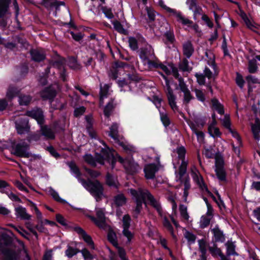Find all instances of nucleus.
I'll list each match as a JSON object with an SVG mask.
<instances>
[{
  "label": "nucleus",
  "mask_w": 260,
  "mask_h": 260,
  "mask_svg": "<svg viewBox=\"0 0 260 260\" xmlns=\"http://www.w3.org/2000/svg\"><path fill=\"white\" fill-rule=\"evenodd\" d=\"M248 71L250 73H255L257 70V67L256 64V60L252 59L249 61L248 62Z\"/></svg>",
  "instance_id": "46"
},
{
  "label": "nucleus",
  "mask_w": 260,
  "mask_h": 260,
  "mask_svg": "<svg viewBox=\"0 0 260 260\" xmlns=\"http://www.w3.org/2000/svg\"><path fill=\"white\" fill-rule=\"evenodd\" d=\"M144 191L140 192V193L145 195V198L149 202L150 205L157 211L160 216H162L161 206L158 201L155 199L147 189L144 188Z\"/></svg>",
  "instance_id": "10"
},
{
  "label": "nucleus",
  "mask_w": 260,
  "mask_h": 260,
  "mask_svg": "<svg viewBox=\"0 0 260 260\" xmlns=\"http://www.w3.org/2000/svg\"><path fill=\"white\" fill-rule=\"evenodd\" d=\"M138 54L144 65H145V62L148 61L149 59L155 58L154 50L152 47L148 44L140 48Z\"/></svg>",
  "instance_id": "8"
},
{
  "label": "nucleus",
  "mask_w": 260,
  "mask_h": 260,
  "mask_svg": "<svg viewBox=\"0 0 260 260\" xmlns=\"http://www.w3.org/2000/svg\"><path fill=\"white\" fill-rule=\"evenodd\" d=\"M191 175L193 180L202 190L208 191V188L204 183L202 176L194 166L191 168Z\"/></svg>",
  "instance_id": "12"
},
{
  "label": "nucleus",
  "mask_w": 260,
  "mask_h": 260,
  "mask_svg": "<svg viewBox=\"0 0 260 260\" xmlns=\"http://www.w3.org/2000/svg\"><path fill=\"white\" fill-rule=\"evenodd\" d=\"M121 140H120L119 142H117L116 143L121 146L126 152H131L136 151V148L135 147L129 144H126Z\"/></svg>",
  "instance_id": "38"
},
{
  "label": "nucleus",
  "mask_w": 260,
  "mask_h": 260,
  "mask_svg": "<svg viewBox=\"0 0 260 260\" xmlns=\"http://www.w3.org/2000/svg\"><path fill=\"white\" fill-rule=\"evenodd\" d=\"M129 46L133 50H136L138 48V42L134 37H130L128 39Z\"/></svg>",
  "instance_id": "57"
},
{
  "label": "nucleus",
  "mask_w": 260,
  "mask_h": 260,
  "mask_svg": "<svg viewBox=\"0 0 260 260\" xmlns=\"http://www.w3.org/2000/svg\"><path fill=\"white\" fill-rule=\"evenodd\" d=\"M158 170V167L154 164H150L146 165L144 169L145 177L147 179H153L155 173Z\"/></svg>",
  "instance_id": "15"
},
{
  "label": "nucleus",
  "mask_w": 260,
  "mask_h": 260,
  "mask_svg": "<svg viewBox=\"0 0 260 260\" xmlns=\"http://www.w3.org/2000/svg\"><path fill=\"white\" fill-rule=\"evenodd\" d=\"M114 151L110 148L105 146L102 148L100 154H96L94 158L90 154H86L84 156L85 161L92 166L95 167L96 162L104 165L105 160H107L111 164L112 168H114V160L115 159Z\"/></svg>",
  "instance_id": "1"
},
{
  "label": "nucleus",
  "mask_w": 260,
  "mask_h": 260,
  "mask_svg": "<svg viewBox=\"0 0 260 260\" xmlns=\"http://www.w3.org/2000/svg\"><path fill=\"white\" fill-rule=\"evenodd\" d=\"M26 115L36 119L38 123L42 125L44 121L43 112L41 110L37 109L26 112Z\"/></svg>",
  "instance_id": "16"
},
{
  "label": "nucleus",
  "mask_w": 260,
  "mask_h": 260,
  "mask_svg": "<svg viewBox=\"0 0 260 260\" xmlns=\"http://www.w3.org/2000/svg\"><path fill=\"white\" fill-rule=\"evenodd\" d=\"M112 24L114 26V28L118 32L120 33H123L124 31H125L124 29L123 28L122 25L119 21H114L112 22Z\"/></svg>",
  "instance_id": "63"
},
{
  "label": "nucleus",
  "mask_w": 260,
  "mask_h": 260,
  "mask_svg": "<svg viewBox=\"0 0 260 260\" xmlns=\"http://www.w3.org/2000/svg\"><path fill=\"white\" fill-rule=\"evenodd\" d=\"M9 0H0V17L7 12Z\"/></svg>",
  "instance_id": "42"
},
{
  "label": "nucleus",
  "mask_w": 260,
  "mask_h": 260,
  "mask_svg": "<svg viewBox=\"0 0 260 260\" xmlns=\"http://www.w3.org/2000/svg\"><path fill=\"white\" fill-rule=\"evenodd\" d=\"M195 76L197 78L198 83L202 85L205 84V77H206L210 79L212 77L213 73L208 68L206 67L204 70V74L196 73Z\"/></svg>",
  "instance_id": "20"
},
{
  "label": "nucleus",
  "mask_w": 260,
  "mask_h": 260,
  "mask_svg": "<svg viewBox=\"0 0 260 260\" xmlns=\"http://www.w3.org/2000/svg\"><path fill=\"white\" fill-rule=\"evenodd\" d=\"M126 202V199L123 194H119L115 197L114 204L117 206H122Z\"/></svg>",
  "instance_id": "37"
},
{
  "label": "nucleus",
  "mask_w": 260,
  "mask_h": 260,
  "mask_svg": "<svg viewBox=\"0 0 260 260\" xmlns=\"http://www.w3.org/2000/svg\"><path fill=\"white\" fill-rule=\"evenodd\" d=\"M179 69L184 72H189L191 70V68L188 65V61L186 59H183L180 63L179 66Z\"/></svg>",
  "instance_id": "49"
},
{
  "label": "nucleus",
  "mask_w": 260,
  "mask_h": 260,
  "mask_svg": "<svg viewBox=\"0 0 260 260\" xmlns=\"http://www.w3.org/2000/svg\"><path fill=\"white\" fill-rule=\"evenodd\" d=\"M129 191L133 197V199L135 200L136 206L134 210V216L137 217L141 212L143 207V203L146 200L145 195L140 193L144 191V188H139L137 190L131 189Z\"/></svg>",
  "instance_id": "3"
},
{
  "label": "nucleus",
  "mask_w": 260,
  "mask_h": 260,
  "mask_svg": "<svg viewBox=\"0 0 260 260\" xmlns=\"http://www.w3.org/2000/svg\"><path fill=\"white\" fill-rule=\"evenodd\" d=\"M95 212L97 218H95L94 216L90 215H88V217L99 228L103 229H106L107 227V224L106 223V218L105 216V209L96 208Z\"/></svg>",
  "instance_id": "7"
},
{
  "label": "nucleus",
  "mask_w": 260,
  "mask_h": 260,
  "mask_svg": "<svg viewBox=\"0 0 260 260\" xmlns=\"http://www.w3.org/2000/svg\"><path fill=\"white\" fill-rule=\"evenodd\" d=\"M160 119L165 126H167L170 124V120L167 114L164 112H160Z\"/></svg>",
  "instance_id": "62"
},
{
  "label": "nucleus",
  "mask_w": 260,
  "mask_h": 260,
  "mask_svg": "<svg viewBox=\"0 0 260 260\" xmlns=\"http://www.w3.org/2000/svg\"><path fill=\"white\" fill-rule=\"evenodd\" d=\"M74 229L79 234L80 238L82 239L91 249H95L94 242L90 235L79 226H76Z\"/></svg>",
  "instance_id": "13"
},
{
  "label": "nucleus",
  "mask_w": 260,
  "mask_h": 260,
  "mask_svg": "<svg viewBox=\"0 0 260 260\" xmlns=\"http://www.w3.org/2000/svg\"><path fill=\"white\" fill-rule=\"evenodd\" d=\"M179 211L181 216L185 220L188 221L189 216L187 212V207L184 205H180L179 206Z\"/></svg>",
  "instance_id": "43"
},
{
  "label": "nucleus",
  "mask_w": 260,
  "mask_h": 260,
  "mask_svg": "<svg viewBox=\"0 0 260 260\" xmlns=\"http://www.w3.org/2000/svg\"><path fill=\"white\" fill-rule=\"evenodd\" d=\"M19 92L20 90L18 88L10 85L8 87L6 91V99L8 101H11L19 94Z\"/></svg>",
  "instance_id": "26"
},
{
  "label": "nucleus",
  "mask_w": 260,
  "mask_h": 260,
  "mask_svg": "<svg viewBox=\"0 0 260 260\" xmlns=\"http://www.w3.org/2000/svg\"><path fill=\"white\" fill-rule=\"evenodd\" d=\"M251 129L254 138L259 140L260 139V122L258 119L255 120V123L251 125Z\"/></svg>",
  "instance_id": "31"
},
{
  "label": "nucleus",
  "mask_w": 260,
  "mask_h": 260,
  "mask_svg": "<svg viewBox=\"0 0 260 260\" xmlns=\"http://www.w3.org/2000/svg\"><path fill=\"white\" fill-rule=\"evenodd\" d=\"M40 131L41 134L47 139H54L55 138V127H51L42 124L41 125Z\"/></svg>",
  "instance_id": "17"
},
{
  "label": "nucleus",
  "mask_w": 260,
  "mask_h": 260,
  "mask_svg": "<svg viewBox=\"0 0 260 260\" xmlns=\"http://www.w3.org/2000/svg\"><path fill=\"white\" fill-rule=\"evenodd\" d=\"M170 15L174 16L176 18V21L183 25L190 27L193 23L191 20L184 16L181 12L178 11L175 9L174 10Z\"/></svg>",
  "instance_id": "14"
},
{
  "label": "nucleus",
  "mask_w": 260,
  "mask_h": 260,
  "mask_svg": "<svg viewBox=\"0 0 260 260\" xmlns=\"http://www.w3.org/2000/svg\"><path fill=\"white\" fill-rule=\"evenodd\" d=\"M163 70L167 75L172 74L176 79L179 80V75L178 72V69L173 64H169L168 66H165L162 63L160 68Z\"/></svg>",
  "instance_id": "21"
},
{
  "label": "nucleus",
  "mask_w": 260,
  "mask_h": 260,
  "mask_svg": "<svg viewBox=\"0 0 260 260\" xmlns=\"http://www.w3.org/2000/svg\"><path fill=\"white\" fill-rule=\"evenodd\" d=\"M222 123L223 126L228 131L232 128L229 115H225L224 116V118L222 120Z\"/></svg>",
  "instance_id": "59"
},
{
  "label": "nucleus",
  "mask_w": 260,
  "mask_h": 260,
  "mask_svg": "<svg viewBox=\"0 0 260 260\" xmlns=\"http://www.w3.org/2000/svg\"><path fill=\"white\" fill-rule=\"evenodd\" d=\"M32 59L35 61H41L45 58V55L43 51L38 50H33L30 52Z\"/></svg>",
  "instance_id": "30"
},
{
  "label": "nucleus",
  "mask_w": 260,
  "mask_h": 260,
  "mask_svg": "<svg viewBox=\"0 0 260 260\" xmlns=\"http://www.w3.org/2000/svg\"><path fill=\"white\" fill-rule=\"evenodd\" d=\"M31 204L32 207L33 208L34 210H35V214L36 215L37 218L38 219V221H41L43 220V216L41 213V212L39 211L36 205L32 203L30 201H28Z\"/></svg>",
  "instance_id": "56"
},
{
  "label": "nucleus",
  "mask_w": 260,
  "mask_h": 260,
  "mask_svg": "<svg viewBox=\"0 0 260 260\" xmlns=\"http://www.w3.org/2000/svg\"><path fill=\"white\" fill-rule=\"evenodd\" d=\"M80 252L82 253V256H83L85 260L89 259L92 260L94 256L92 255L90 252L87 250L86 248H84L82 249Z\"/></svg>",
  "instance_id": "52"
},
{
  "label": "nucleus",
  "mask_w": 260,
  "mask_h": 260,
  "mask_svg": "<svg viewBox=\"0 0 260 260\" xmlns=\"http://www.w3.org/2000/svg\"><path fill=\"white\" fill-rule=\"evenodd\" d=\"M50 195L53 197V198L56 200V201L61 202V203H64L65 202L64 200L61 199L58 193L54 190L53 189H50L49 191Z\"/></svg>",
  "instance_id": "61"
},
{
  "label": "nucleus",
  "mask_w": 260,
  "mask_h": 260,
  "mask_svg": "<svg viewBox=\"0 0 260 260\" xmlns=\"http://www.w3.org/2000/svg\"><path fill=\"white\" fill-rule=\"evenodd\" d=\"M68 64L71 68L74 70H78L80 68V65L77 63V60L74 57L69 59Z\"/></svg>",
  "instance_id": "53"
},
{
  "label": "nucleus",
  "mask_w": 260,
  "mask_h": 260,
  "mask_svg": "<svg viewBox=\"0 0 260 260\" xmlns=\"http://www.w3.org/2000/svg\"><path fill=\"white\" fill-rule=\"evenodd\" d=\"M229 131L232 134V136L237 140V146H235L234 143H232V145L235 153L239 156L240 153L239 147L242 145L241 137L236 129L231 128Z\"/></svg>",
  "instance_id": "18"
},
{
  "label": "nucleus",
  "mask_w": 260,
  "mask_h": 260,
  "mask_svg": "<svg viewBox=\"0 0 260 260\" xmlns=\"http://www.w3.org/2000/svg\"><path fill=\"white\" fill-rule=\"evenodd\" d=\"M131 219L128 215H125L122 219L123 229H129Z\"/></svg>",
  "instance_id": "58"
},
{
  "label": "nucleus",
  "mask_w": 260,
  "mask_h": 260,
  "mask_svg": "<svg viewBox=\"0 0 260 260\" xmlns=\"http://www.w3.org/2000/svg\"><path fill=\"white\" fill-rule=\"evenodd\" d=\"M246 81L249 86L248 91L250 92L252 90V88L250 86L252 84H258L260 83L259 80L255 76L252 75H248L246 77Z\"/></svg>",
  "instance_id": "41"
},
{
  "label": "nucleus",
  "mask_w": 260,
  "mask_h": 260,
  "mask_svg": "<svg viewBox=\"0 0 260 260\" xmlns=\"http://www.w3.org/2000/svg\"><path fill=\"white\" fill-rule=\"evenodd\" d=\"M5 244L2 242L0 239V251H2L6 258L9 260H16L18 258V255L16 252L10 250H4Z\"/></svg>",
  "instance_id": "22"
},
{
  "label": "nucleus",
  "mask_w": 260,
  "mask_h": 260,
  "mask_svg": "<svg viewBox=\"0 0 260 260\" xmlns=\"http://www.w3.org/2000/svg\"><path fill=\"white\" fill-rule=\"evenodd\" d=\"M79 181L87 190L94 197L96 201L101 199L103 196V188L99 181H92L89 179L86 181L83 179L79 178Z\"/></svg>",
  "instance_id": "2"
},
{
  "label": "nucleus",
  "mask_w": 260,
  "mask_h": 260,
  "mask_svg": "<svg viewBox=\"0 0 260 260\" xmlns=\"http://www.w3.org/2000/svg\"><path fill=\"white\" fill-rule=\"evenodd\" d=\"M162 77L166 81V92L169 105L174 111L176 110L177 109V106L176 103V97L174 94L173 89L171 87L170 82L165 76L162 75Z\"/></svg>",
  "instance_id": "9"
},
{
  "label": "nucleus",
  "mask_w": 260,
  "mask_h": 260,
  "mask_svg": "<svg viewBox=\"0 0 260 260\" xmlns=\"http://www.w3.org/2000/svg\"><path fill=\"white\" fill-rule=\"evenodd\" d=\"M80 251L76 248H74L71 247H69L66 251V255L69 258L73 257L76 255L77 253L79 252Z\"/></svg>",
  "instance_id": "55"
},
{
  "label": "nucleus",
  "mask_w": 260,
  "mask_h": 260,
  "mask_svg": "<svg viewBox=\"0 0 260 260\" xmlns=\"http://www.w3.org/2000/svg\"><path fill=\"white\" fill-rule=\"evenodd\" d=\"M241 17L246 25L247 27L250 29L255 31L256 26L254 23L251 21L247 17L245 14H243L241 15Z\"/></svg>",
  "instance_id": "39"
},
{
  "label": "nucleus",
  "mask_w": 260,
  "mask_h": 260,
  "mask_svg": "<svg viewBox=\"0 0 260 260\" xmlns=\"http://www.w3.org/2000/svg\"><path fill=\"white\" fill-rule=\"evenodd\" d=\"M107 184L110 186L117 188L118 186V182L117 179L113 177L112 176L108 174L106 179Z\"/></svg>",
  "instance_id": "45"
},
{
  "label": "nucleus",
  "mask_w": 260,
  "mask_h": 260,
  "mask_svg": "<svg viewBox=\"0 0 260 260\" xmlns=\"http://www.w3.org/2000/svg\"><path fill=\"white\" fill-rule=\"evenodd\" d=\"M15 215L17 218L22 220H29L31 216L27 213L26 210L22 206H19L15 208Z\"/></svg>",
  "instance_id": "24"
},
{
  "label": "nucleus",
  "mask_w": 260,
  "mask_h": 260,
  "mask_svg": "<svg viewBox=\"0 0 260 260\" xmlns=\"http://www.w3.org/2000/svg\"><path fill=\"white\" fill-rule=\"evenodd\" d=\"M16 128L19 134H23L28 132L30 129L28 120L27 119H24L22 120V122H16Z\"/></svg>",
  "instance_id": "23"
},
{
  "label": "nucleus",
  "mask_w": 260,
  "mask_h": 260,
  "mask_svg": "<svg viewBox=\"0 0 260 260\" xmlns=\"http://www.w3.org/2000/svg\"><path fill=\"white\" fill-rule=\"evenodd\" d=\"M179 87L183 93V103L185 105H187L190 101L193 99V96L191 95L190 90L187 88L186 84L183 81L182 77L179 78Z\"/></svg>",
  "instance_id": "11"
},
{
  "label": "nucleus",
  "mask_w": 260,
  "mask_h": 260,
  "mask_svg": "<svg viewBox=\"0 0 260 260\" xmlns=\"http://www.w3.org/2000/svg\"><path fill=\"white\" fill-rule=\"evenodd\" d=\"M194 52L192 44L189 41L185 42L183 44V53L187 58H189Z\"/></svg>",
  "instance_id": "27"
},
{
  "label": "nucleus",
  "mask_w": 260,
  "mask_h": 260,
  "mask_svg": "<svg viewBox=\"0 0 260 260\" xmlns=\"http://www.w3.org/2000/svg\"><path fill=\"white\" fill-rule=\"evenodd\" d=\"M118 124L117 123H113L109 128L108 135L113 139L115 143L119 142L120 140H122L118 132Z\"/></svg>",
  "instance_id": "19"
},
{
  "label": "nucleus",
  "mask_w": 260,
  "mask_h": 260,
  "mask_svg": "<svg viewBox=\"0 0 260 260\" xmlns=\"http://www.w3.org/2000/svg\"><path fill=\"white\" fill-rule=\"evenodd\" d=\"M29 145L25 142L14 143L11 148V153L21 157L28 158L30 154L28 151Z\"/></svg>",
  "instance_id": "6"
},
{
  "label": "nucleus",
  "mask_w": 260,
  "mask_h": 260,
  "mask_svg": "<svg viewBox=\"0 0 260 260\" xmlns=\"http://www.w3.org/2000/svg\"><path fill=\"white\" fill-rule=\"evenodd\" d=\"M209 250L210 253L213 255V256H217L219 255L220 256L222 253L219 248H218L216 245L215 244H213L212 246H209Z\"/></svg>",
  "instance_id": "51"
},
{
  "label": "nucleus",
  "mask_w": 260,
  "mask_h": 260,
  "mask_svg": "<svg viewBox=\"0 0 260 260\" xmlns=\"http://www.w3.org/2000/svg\"><path fill=\"white\" fill-rule=\"evenodd\" d=\"M31 97L29 95L21 94L18 96V102L21 106H27L31 102Z\"/></svg>",
  "instance_id": "32"
},
{
  "label": "nucleus",
  "mask_w": 260,
  "mask_h": 260,
  "mask_svg": "<svg viewBox=\"0 0 260 260\" xmlns=\"http://www.w3.org/2000/svg\"><path fill=\"white\" fill-rule=\"evenodd\" d=\"M41 96L44 100H52L56 95V91L52 87L46 88L41 92Z\"/></svg>",
  "instance_id": "25"
},
{
  "label": "nucleus",
  "mask_w": 260,
  "mask_h": 260,
  "mask_svg": "<svg viewBox=\"0 0 260 260\" xmlns=\"http://www.w3.org/2000/svg\"><path fill=\"white\" fill-rule=\"evenodd\" d=\"M161 62L156 58L150 59L148 61L145 62V65H147L149 69L159 68Z\"/></svg>",
  "instance_id": "35"
},
{
  "label": "nucleus",
  "mask_w": 260,
  "mask_h": 260,
  "mask_svg": "<svg viewBox=\"0 0 260 260\" xmlns=\"http://www.w3.org/2000/svg\"><path fill=\"white\" fill-rule=\"evenodd\" d=\"M113 101L112 100L105 107L104 109V114L107 117H109L114 108Z\"/></svg>",
  "instance_id": "48"
},
{
  "label": "nucleus",
  "mask_w": 260,
  "mask_h": 260,
  "mask_svg": "<svg viewBox=\"0 0 260 260\" xmlns=\"http://www.w3.org/2000/svg\"><path fill=\"white\" fill-rule=\"evenodd\" d=\"M176 152L178 154V157L181 160V164L179 168V172L176 175L177 181L181 183L183 182L182 177L186 172L188 161L185 159L186 150L184 147H180L176 149Z\"/></svg>",
  "instance_id": "4"
},
{
  "label": "nucleus",
  "mask_w": 260,
  "mask_h": 260,
  "mask_svg": "<svg viewBox=\"0 0 260 260\" xmlns=\"http://www.w3.org/2000/svg\"><path fill=\"white\" fill-rule=\"evenodd\" d=\"M102 10L107 18L109 19L113 18L114 15L112 12L111 9L108 8L106 7H103L102 8Z\"/></svg>",
  "instance_id": "64"
},
{
  "label": "nucleus",
  "mask_w": 260,
  "mask_h": 260,
  "mask_svg": "<svg viewBox=\"0 0 260 260\" xmlns=\"http://www.w3.org/2000/svg\"><path fill=\"white\" fill-rule=\"evenodd\" d=\"M227 254L229 255L235 254V246L232 243L228 242L226 244Z\"/></svg>",
  "instance_id": "60"
},
{
  "label": "nucleus",
  "mask_w": 260,
  "mask_h": 260,
  "mask_svg": "<svg viewBox=\"0 0 260 260\" xmlns=\"http://www.w3.org/2000/svg\"><path fill=\"white\" fill-rule=\"evenodd\" d=\"M211 103L212 108L216 110L219 114H223L224 113L223 107L217 100L213 99L211 100Z\"/></svg>",
  "instance_id": "34"
},
{
  "label": "nucleus",
  "mask_w": 260,
  "mask_h": 260,
  "mask_svg": "<svg viewBox=\"0 0 260 260\" xmlns=\"http://www.w3.org/2000/svg\"><path fill=\"white\" fill-rule=\"evenodd\" d=\"M216 124H211L208 127V132L210 135L213 138L219 137L221 135V133L219 129L216 127Z\"/></svg>",
  "instance_id": "33"
},
{
  "label": "nucleus",
  "mask_w": 260,
  "mask_h": 260,
  "mask_svg": "<svg viewBox=\"0 0 260 260\" xmlns=\"http://www.w3.org/2000/svg\"><path fill=\"white\" fill-rule=\"evenodd\" d=\"M69 166L71 169V171H72V173L74 174V175L78 178V179L79 180V178H80V176L81 175V173L80 172V171L78 169V168L77 167V166L75 165V164L73 162H70L69 164Z\"/></svg>",
  "instance_id": "44"
},
{
  "label": "nucleus",
  "mask_w": 260,
  "mask_h": 260,
  "mask_svg": "<svg viewBox=\"0 0 260 260\" xmlns=\"http://www.w3.org/2000/svg\"><path fill=\"white\" fill-rule=\"evenodd\" d=\"M184 236L190 243H193L196 239V236L193 234L186 230L184 233Z\"/></svg>",
  "instance_id": "47"
},
{
  "label": "nucleus",
  "mask_w": 260,
  "mask_h": 260,
  "mask_svg": "<svg viewBox=\"0 0 260 260\" xmlns=\"http://www.w3.org/2000/svg\"><path fill=\"white\" fill-rule=\"evenodd\" d=\"M215 172L218 178L221 181L225 180V172L223 168H216Z\"/></svg>",
  "instance_id": "50"
},
{
  "label": "nucleus",
  "mask_w": 260,
  "mask_h": 260,
  "mask_svg": "<svg viewBox=\"0 0 260 260\" xmlns=\"http://www.w3.org/2000/svg\"><path fill=\"white\" fill-rule=\"evenodd\" d=\"M64 59H62L60 60L54 61L51 64V66L53 67L57 68V69L60 70V72H62L60 73V78L62 79L63 81H65L66 79V75L64 70Z\"/></svg>",
  "instance_id": "28"
},
{
  "label": "nucleus",
  "mask_w": 260,
  "mask_h": 260,
  "mask_svg": "<svg viewBox=\"0 0 260 260\" xmlns=\"http://www.w3.org/2000/svg\"><path fill=\"white\" fill-rule=\"evenodd\" d=\"M216 242H223L225 238L223 232L217 226L211 230Z\"/></svg>",
  "instance_id": "29"
},
{
  "label": "nucleus",
  "mask_w": 260,
  "mask_h": 260,
  "mask_svg": "<svg viewBox=\"0 0 260 260\" xmlns=\"http://www.w3.org/2000/svg\"><path fill=\"white\" fill-rule=\"evenodd\" d=\"M114 156L116 159L114 160V164L116 161H119L121 164H123L124 168L128 173H136L140 170V168L138 164L135 162L133 159L124 160L115 151Z\"/></svg>",
  "instance_id": "5"
},
{
  "label": "nucleus",
  "mask_w": 260,
  "mask_h": 260,
  "mask_svg": "<svg viewBox=\"0 0 260 260\" xmlns=\"http://www.w3.org/2000/svg\"><path fill=\"white\" fill-rule=\"evenodd\" d=\"M161 217L162 219V223L164 227L166 228L171 233V234L173 236H174L173 228L171 225L170 222L169 221V219L167 218L166 216L164 215L163 214L162 216Z\"/></svg>",
  "instance_id": "40"
},
{
  "label": "nucleus",
  "mask_w": 260,
  "mask_h": 260,
  "mask_svg": "<svg viewBox=\"0 0 260 260\" xmlns=\"http://www.w3.org/2000/svg\"><path fill=\"white\" fill-rule=\"evenodd\" d=\"M146 11L149 20L150 21H154L156 16V12L151 7H146Z\"/></svg>",
  "instance_id": "54"
},
{
  "label": "nucleus",
  "mask_w": 260,
  "mask_h": 260,
  "mask_svg": "<svg viewBox=\"0 0 260 260\" xmlns=\"http://www.w3.org/2000/svg\"><path fill=\"white\" fill-rule=\"evenodd\" d=\"M212 217L206 215H203L200 219L199 224L200 227L204 229L208 226L210 222Z\"/></svg>",
  "instance_id": "36"
}]
</instances>
